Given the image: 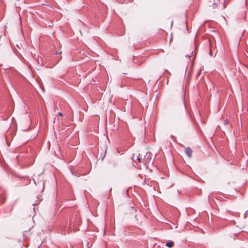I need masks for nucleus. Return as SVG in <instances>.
Wrapping results in <instances>:
<instances>
[{
    "label": "nucleus",
    "instance_id": "obj_9",
    "mask_svg": "<svg viewBox=\"0 0 248 248\" xmlns=\"http://www.w3.org/2000/svg\"><path fill=\"white\" fill-rule=\"evenodd\" d=\"M62 51H61L59 53V54H62Z\"/></svg>",
    "mask_w": 248,
    "mask_h": 248
},
{
    "label": "nucleus",
    "instance_id": "obj_3",
    "mask_svg": "<svg viewBox=\"0 0 248 248\" xmlns=\"http://www.w3.org/2000/svg\"><path fill=\"white\" fill-rule=\"evenodd\" d=\"M174 245V242L172 241H169L166 243V246L168 248H171Z\"/></svg>",
    "mask_w": 248,
    "mask_h": 248
},
{
    "label": "nucleus",
    "instance_id": "obj_4",
    "mask_svg": "<svg viewBox=\"0 0 248 248\" xmlns=\"http://www.w3.org/2000/svg\"><path fill=\"white\" fill-rule=\"evenodd\" d=\"M137 160H139V162L141 161V159L139 157H137Z\"/></svg>",
    "mask_w": 248,
    "mask_h": 248
},
{
    "label": "nucleus",
    "instance_id": "obj_6",
    "mask_svg": "<svg viewBox=\"0 0 248 248\" xmlns=\"http://www.w3.org/2000/svg\"><path fill=\"white\" fill-rule=\"evenodd\" d=\"M33 181H34V183H35V184H36V183L35 181L34 180Z\"/></svg>",
    "mask_w": 248,
    "mask_h": 248
},
{
    "label": "nucleus",
    "instance_id": "obj_5",
    "mask_svg": "<svg viewBox=\"0 0 248 248\" xmlns=\"http://www.w3.org/2000/svg\"><path fill=\"white\" fill-rule=\"evenodd\" d=\"M58 114H59V115H60V116H62V113H61V112H59Z\"/></svg>",
    "mask_w": 248,
    "mask_h": 248
},
{
    "label": "nucleus",
    "instance_id": "obj_7",
    "mask_svg": "<svg viewBox=\"0 0 248 248\" xmlns=\"http://www.w3.org/2000/svg\"><path fill=\"white\" fill-rule=\"evenodd\" d=\"M42 183L43 185L44 186V182H42Z\"/></svg>",
    "mask_w": 248,
    "mask_h": 248
},
{
    "label": "nucleus",
    "instance_id": "obj_8",
    "mask_svg": "<svg viewBox=\"0 0 248 248\" xmlns=\"http://www.w3.org/2000/svg\"><path fill=\"white\" fill-rule=\"evenodd\" d=\"M37 204V203H33V205H34L35 204Z\"/></svg>",
    "mask_w": 248,
    "mask_h": 248
},
{
    "label": "nucleus",
    "instance_id": "obj_2",
    "mask_svg": "<svg viewBox=\"0 0 248 248\" xmlns=\"http://www.w3.org/2000/svg\"><path fill=\"white\" fill-rule=\"evenodd\" d=\"M212 3V6L214 8L217 7V3L219 2V0H213L211 1Z\"/></svg>",
    "mask_w": 248,
    "mask_h": 248
},
{
    "label": "nucleus",
    "instance_id": "obj_1",
    "mask_svg": "<svg viewBox=\"0 0 248 248\" xmlns=\"http://www.w3.org/2000/svg\"><path fill=\"white\" fill-rule=\"evenodd\" d=\"M185 152L188 157H190L191 156L192 151L190 148H186L185 150Z\"/></svg>",
    "mask_w": 248,
    "mask_h": 248
}]
</instances>
